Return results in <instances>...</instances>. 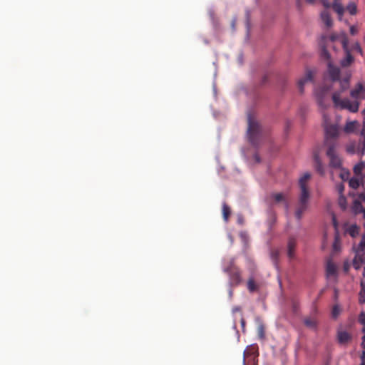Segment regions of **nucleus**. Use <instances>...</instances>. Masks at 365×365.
Instances as JSON below:
<instances>
[{
    "mask_svg": "<svg viewBox=\"0 0 365 365\" xmlns=\"http://www.w3.org/2000/svg\"><path fill=\"white\" fill-rule=\"evenodd\" d=\"M359 322L363 324L362 331L365 333V312H361L359 316Z\"/></svg>",
    "mask_w": 365,
    "mask_h": 365,
    "instance_id": "nucleus-38",
    "label": "nucleus"
},
{
    "mask_svg": "<svg viewBox=\"0 0 365 365\" xmlns=\"http://www.w3.org/2000/svg\"><path fill=\"white\" fill-rule=\"evenodd\" d=\"M307 205H308V202L302 203V202H299L297 208L304 212L307 210Z\"/></svg>",
    "mask_w": 365,
    "mask_h": 365,
    "instance_id": "nucleus-42",
    "label": "nucleus"
},
{
    "mask_svg": "<svg viewBox=\"0 0 365 365\" xmlns=\"http://www.w3.org/2000/svg\"><path fill=\"white\" fill-rule=\"evenodd\" d=\"M246 353H247V351L245 350L244 353H243L242 365H246V359H245Z\"/></svg>",
    "mask_w": 365,
    "mask_h": 365,
    "instance_id": "nucleus-56",
    "label": "nucleus"
},
{
    "mask_svg": "<svg viewBox=\"0 0 365 365\" xmlns=\"http://www.w3.org/2000/svg\"><path fill=\"white\" fill-rule=\"evenodd\" d=\"M222 214H223V218H224L225 221L227 222L228 220V217L230 214V208L226 204V202H223V204H222Z\"/></svg>",
    "mask_w": 365,
    "mask_h": 365,
    "instance_id": "nucleus-29",
    "label": "nucleus"
},
{
    "mask_svg": "<svg viewBox=\"0 0 365 365\" xmlns=\"http://www.w3.org/2000/svg\"><path fill=\"white\" fill-rule=\"evenodd\" d=\"M365 168V163L361 162L356 164L354 168V172L356 175H363L364 169Z\"/></svg>",
    "mask_w": 365,
    "mask_h": 365,
    "instance_id": "nucleus-25",
    "label": "nucleus"
},
{
    "mask_svg": "<svg viewBox=\"0 0 365 365\" xmlns=\"http://www.w3.org/2000/svg\"><path fill=\"white\" fill-rule=\"evenodd\" d=\"M300 188V195L299 197V202H309V200L310 197V193L309 191V189L307 187V185H303L302 184V186H299Z\"/></svg>",
    "mask_w": 365,
    "mask_h": 365,
    "instance_id": "nucleus-11",
    "label": "nucleus"
},
{
    "mask_svg": "<svg viewBox=\"0 0 365 365\" xmlns=\"http://www.w3.org/2000/svg\"><path fill=\"white\" fill-rule=\"evenodd\" d=\"M349 175V173H341V178L344 180H347Z\"/></svg>",
    "mask_w": 365,
    "mask_h": 365,
    "instance_id": "nucleus-50",
    "label": "nucleus"
},
{
    "mask_svg": "<svg viewBox=\"0 0 365 365\" xmlns=\"http://www.w3.org/2000/svg\"><path fill=\"white\" fill-rule=\"evenodd\" d=\"M241 326L242 327V329H245V321L243 318L241 319Z\"/></svg>",
    "mask_w": 365,
    "mask_h": 365,
    "instance_id": "nucleus-60",
    "label": "nucleus"
},
{
    "mask_svg": "<svg viewBox=\"0 0 365 365\" xmlns=\"http://www.w3.org/2000/svg\"><path fill=\"white\" fill-rule=\"evenodd\" d=\"M326 272H327V275L328 277L336 276V265L330 261L328 262L327 264Z\"/></svg>",
    "mask_w": 365,
    "mask_h": 365,
    "instance_id": "nucleus-22",
    "label": "nucleus"
},
{
    "mask_svg": "<svg viewBox=\"0 0 365 365\" xmlns=\"http://www.w3.org/2000/svg\"><path fill=\"white\" fill-rule=\"evenodd\" d=\"M361 363L360 365H365V350L362 351L361 355Z\"/></svg>",
    "mask_w": 365,
    "mask_h": 365,
    "instance_id": "nucleus-48",
    "label": "nucleus"
},
{
    "mask_svg": "<svg viewBox=\"0 0 365 365\" xmlns=\"http://www.w3.org/2000/svg\"><path fill=\"white\" fill-rule=\"evenodd\" d=\"M277 257H278V252L276 251V252H272V258L274 260L277 259Z\"/></svg>",
    "mask_w": 365,
    "mask_h": 365,
    "instance_id": "nucleus-51",
    "label": "nucleus"
},
{
    "mask_svg": "<svg viewBox=\"0 0 365 365\" xmlns=\"http://www.w3.org/2000/svg\"><path fill=\"white\" fill-rule=\"evenodd\" d=\"M361 289H365V280L362 279L360 283Z\"/></svg>",
    "mask_w": 365,
    "mask_h": 365,
    "instance_id": "nucleus-57",
    "label": "nucleus"
},
{
    "mask_svg": "<svg viewBox=\"0 0 365 365\" xmlns=\"http://www.w3.org/2000/svg\"><path fill=\"white\" fill-rule=\"evenodd\" d=\"M341 69L334 66L331 61L327 63V70L326 72L327 77L332 82H336L340 80Z\"/></svg>",
    "mask_w": 365,
    "mask_h": 365,
    "instance_id": "nucleus-6",
    "label": "nucleus"
},
{
    "mask_svg": "<svg viewBox=\"0 0 365 365\" xmlns=\"http://www.w3.org/2000/svg\"><path fill=\"white\" fill-rule=\"evenodd\" d=\"M333 224L335 227V235H334V241L333 242V249L335 251H338L339 250V234L337 229V222L334 217H333Z\"/></svg>",
    "mask_w": 365,
    "mask_h": 365,
    "instance_id": "nucleus-14",
    "label": "nucleus"
},
{
    "mask_svg": "<svg viewBox=\"0 0 365 365\" xmlns=\"http://www.w3.org/2000/svg\"><path fill=\"white\" fill-rule=\"evenodd\" d=\"M338 204L342 210H345L346 209V198L344 195H339L338 199Z\"/></svg>",
    "mask_w": 365,
    "mask_h": 365,
    "instance_id": "nucleus-30",
    "label": "nucleus"
},
{
    "mask_svg": "<svg viewBox=\"0 0 365 365\" xmlns=\"http://www.w3.org/2000/svg\"><path fill=\"white\" fill-rule=\"evenodd\" d=\"M359 302L360 304L365 303V289H361L359 294Z\"/></svg>",
    "mask_w": 365,
    "mask_h": 365,
    "instance_id": "nucleus-40",
    "label": "nucleus"
},
{
    "mask_svg": "<svg viewBox=\"0 0 365 365\" xmlns=\"http://www.w3.org/2000/svg\"><path fill=\"white\" fill-rule=\"evenodd\" d=\"M360 184V180L356 178H351L349 181V185L353 189H357Z\"/></svg>",
    "mask_w": 365,
    "mask_h": 365,
    "instance_id": "nucleus-31",
    "label": "nucleus"
},
{
    "mask_svg": "<svg viewBox=\"0 0 365 365\" xmlns=\"http://www.w3.org/2000/svg\"><path fill=\"white\" fill-rule=\"evenodd\" d=\"M267 81V76H264L263 78H262V84L266 83Z\"/></svg>",
    "mask_w": 365,
    "mask_h": 365,
    "instance_id": "nucleus-59",
    "label": "nucleus"
},
{
    "mask_svg": "<svg viewBox=\"0 0 365 365\" xmlns=\"http://www.w3.org/2000/svg\"><path fill=\"white\" fill-rule=\"evenodd\" d=\"M222 270L229 277V287H235L242 282L240 271L235 265V259L233 258L230 260L227 265H223Z\"/></svg>",
    "mask_w": 365,
    "mask_h": 365,
    "instance_id": "nucleus-2",
    "label": "nucleus"
},
{
    "mask_svg": "<svg viewBox=\"0 0 365 365\" xmlns=\"http://www.w3.org/2000/svg\"><path fill=\"white\" fill-rule=\"evenodd\" d=\"M351 335L346 331H339L337 334V339L339 344H344L351 339Z\"/></svg>",
    "mask_w": 365,
    "mask_h": 365,
    "instance_id": "nucleus-18",
    "label": "nucleus"
},
{
    "mask_svg": "<svg viewBox=\"0 0 365 365\" xmlns=\"http://www.w3.org/2000/svg\"><path fill=\"white\" fill-rule=\"evenodd\" d=\"M313 79V74L311 71H307L306 76L299 79L298 81V88L301 93L304 92V86L308 81H312Z\"/></svg>",
    "mask_w": 365,
    "mask_h": 365,
    "instance_id": "nucleus-12",
    "label": "nucleus"
},
{
    "mask_svg": "<svg viewBox=\"0 0 365 365\" xmlns=\"http://www.w3.org/2000/svg\"><path fill=\"white\" fill-rule=\"evenodd\" d=\"M360 126V124L358 121L354 120V121H349L347 122L345 127L344 130L347 133H354L355 130H357V128Z\"/></svg>",
    "mask_w": 365,
    "mask_h": 365,
    "instance_id": "nucleus-17",
    "label": "nucleus"
},
{
    "mask_svg": "<svg viewBox=\"0 0 365 365\" xmlns=\"http://www.w3.org/2000/svg\"><path fill=\"white\" fill-rule=\"evenodd\" d=\"M343 14H338V19L339 21H342Z\"/></svg>",
    "mask_w": 365,
    "mask_h": 365,
    "instance_id": "nucleus-63",
    "label": "nucleus"
},
{
    "mask_svg": "<svg viewBox=\"0 0 365 365\" xmlns=\"http://www.w3.org/2000/svg\"><path fill=\"white\" fill-rule=\"evenodd\" d=\"M237 222L239 224L242 225L243 224V217L242 215H239L237 218Z\"/></svg>",
    "mask_w": 365,
    "mask_h": 365,
    "instance_id": "nucleus-53",
    "label": "nucleus"
},
{
    "mask_svg": "<svg viewBox=\"0 0 365 365\" xmlns=\"http://www.w3.org/2000/svg\"><path fill=\"white\" fill-rule=\"evenodd\" d=\"M229 290H228V294H229V297L230 299H232V296H233V291H232V287H229Z\"/></svg>",
    "mask_w": 365,
    "mask_h": 365,
    "instance_id": "nucleus-52",
    "label": "nucleus"
},
{
    "mask_svg": "<svg viewBox=\"0 0 365 365\" xmlns=\"http://www.w3.org/2000/svg\"><path fill=\"white\" fill-rule=\"evenodd\" d=\"M254 158H255V160L257 162V163H259L260 162V157L257 155V154H255L254 155Z\"/></svg>",
    "mask_w": 365,
    "mask_h": 365,
    "instance_id": "nucleus-58",
    "label": "nucleus"
},
{
    "mask_svg": "<svg viewBox=\"0 0 365 365\" xmlns=\"http://www.w3.org/2000/svg\"><path fill=\"white\" fill-rule=\"evenodd\" d=\"M350 96L352 98L357 100L365 97V88L361 83H358L355 88L350 91Z\"/></svg>",
    "mask_w": 365,
    "mask_h": 365,
    "instance_id": "nucleus-9",
    "label": "nucleus"
},
{
    "mask_svg": "<svg viewBox=\"0 0 365 365\" xmlns=\"http://www.w3.org/2000/svg\"><path fill=\"white\" fill-rule=\"evenodd\" d=\"M353 49L354 51H356L357 53H359V54H361V55L363 54L362 48H361V46H360V44L359 43H356L353 46Z\"/></svg>",
    "mask_w": 365,
    "mask_h": 365,
    "instance_id": "nucleus-41",
    "label": "nucleus"
},
{
    "mask_svg": "<svg viewBox=\"0 0 365 365\" xmlns=\"http://www.w3.org/2000/svg\"><path fill=\"white\" fill-rule=\"evenodd\" d=\"M247 123L248 140L255 148H258L262 136V126L250 113L247 115Z\"/></svg>",
    "mask_w": 365,
    "mask_h": 365,
    "instance_id": "nucleus-1",
    "label": "nucleus"
},
{
    "mask_svg": "<svg viewBox=\"0 0 365 365\" xmlns=\"http://www.w3.org/2000/svg\"><path fill=\"white\" fill-rule=\"evenodd\" d=\"M349 79H350V76H346L345 78H344L343 79H340L339 81L340 83V88H341V91H339L340 93L341 92H344L346 90H347L349 87Z\"/></svg>",
    "mask_w": 365,
    "mask_h": 365,
    "instance_id": "nucleus-23",
    "label": "nucleus"
},
{
    "mask_svg": "<svg viewBox=\"0 0 365 365\" xmlns=\"http://www.w3.org/2000/svg\"><path fill=\"white\" fill-rule=\"evenodd\" d=\"M327 90H322L319 93H316V96H317V101H318V103L321 106H323V98H324V93L327 91Z\"/></svg>",
    "mask_w": 365,
    "mask_h": 365,
    "instance_id": "nucleus-37",
    "label": "nucleus"
},
{
    "mask_svg": "<svg viewBox=\"0 0 365 365\" xmlns=\"http://www.w3.org/2000/svg\"><path fill=\"white\" fill-rule=\"evenodd\" d=\"M240 309H241L240 307L236 306V307H233L232 312L235 313L237 312H240Z\"/></svg>",
    "mask_w": 365,
    "mask_h": 365,
    "instance_id": "nucleus-54",
    "label": "nucleus"
},
{
    "mask_svg": "<svg viewBox=\"0 0 365 365\" xmlns=\"http://www.w3.org/2000/svg\"><path fill=\"white\" fill-rule=\"evenodd\" d=\"M245 19H246L245 24H246V27H247V35L249 36L250 26H251V23H250V12L249 10H246Z\"/></svg>",
    "mask_w": 365,
    "mask_h": 365,
    "instance_id": "nucleus-33",
    "label": "nucleus"
},
{
    "mask_svg": "<svg viewBox=\"0 0 365 365\" xmlns=\"http://www.w3.org/2000/svg\"><path fill=\"white\" fill-rule=\"evenodd\" d=\"M269 200H270V204L272 205H275L277 203H279V202L283 203L286 211H288L289 205V202H288V200H287L286 196L282 192L272 193L269 196Z\"/></svg>",
    "mask_w": 365,
    "mask_h": 365,
    "instance_id": "nucleus-7",
    "label": "nucleus"
},
{
    "mask_svg": "<svg viewBox=\"0 0 365 365\" xmlns=\"http://www.w3.org/2000/svg\"><path fill=\"white\" fill-rule=\"evenodd\" d=\"M339 134V129L336 125H327L325 128V137H326V143L328 144V146L331 143H334L331 142L330 140L335 139L337 138Z\"/></svg>",
    "mask_w": 365,
    "mask_h": 365,
    "instance_id": "nucleus-8",
    "label": "nucleus"
},
{
    "mask_svg": "<svg viewBox=\"0 0 365 365\" xmlns=\"http://www.w3.org/2000/svg\"><path fill=\"white\" fill-rule=\"evenodd\" d=\"M361 135L364 137L363 142L359 145V150L361 155H365V119L361 129Z\"/></svg>",
    "mask_w": 365,
    "mask_h": 365,
    "instance_id": "nucleus-24",
    "label": "nucleus"
},
{
    "mask_svg": "<svg viewBox=\"0 0 365 365\" xmlns=\"http://www.w3.org/2000/svg\"><path fill=\"white\" fill-rule=\"evenodd\" d=\"M364 250H365V236H364L361 238V242L359 244V247H358L357 252H360L361 253L364 251Z\"/></svg>",
    "mask_w": 365,
    "mask_h": 365,
    "instance_id": "nucleus-39",
    "label": "nucleus"
},
{
    "mask_svg": "<svg viewBox=\"0 0 365 365\" xmlns=\"http://www.w3.org/2000/svg\"><path fill=\"white\" fill-rule=\"evenodd\" d=\"M208 13H209V15L211 18V19H214V16H215V11L212 8H210L208 11Z\"/></svg>",
    "mask_w": 365,
    "mask_h": 365,
    "instance_id": "nucleus-49",
    "label": "nucleus"
},
{
    "mask_svg": "<svg viewBox=\"0 0 365 365\" xmlns=\"http://www.w3.org/2000/svg\"><path fill=\"white\" fill-rule=\"evenodd\" d=\"M360 252H357L354 259H353V267L355 269H359L363 264L362 263H360Z\"/></svg>",
    "mask_w": 365,
    "mask_h": 365,
    "instance_id": "nucleus-27",
    "label": "nucleus"
},
{
    "mask_svg": "<svg viewBox=\"0 0 365 365\" xmlns=\"http://www.w3.org/2000/svg\"><path fill=\"white\" fill-rule=\"evenodd\" d=\"M309 4H312L314 2L315 0H305Z\"/></svg>",
    "mask_w": 365,
    "mask_h": 365,
    "instance_id": "nucleus-64",
    "label": "nucleus"
},
{
    "mask_svg": "<svg viewBox=\"0 0 365 365\" xmlns=\"http://www.w3.org/2000/svg\"><path fill=\"white\" fill-rule=\"evenodd\" d=\"M297 6L299 9H301V1L300 0H296Z\"/></svg>",
    "mask_w": 365,
    "mask_h": 365,
    "instance_id": "nucleus-61",
    "label": "nucleus"
},
{
    "mask_svg": "<svg viewBox=\"0 0 365 365\" xmlns=\"http://www.w3.org/2000/svg\"><path fill=\"white\" fill-rule=\"evenodd\" d=\"M361 346H363V348L365 349V335L363 336L362 338V343H361Z\"/></svg>",
    "mask_w": 365,
    "mask_h": 365,
    "instance_id": "nucleus-62",
    "label": "nucleus"
},
{
    "mask_svg": "<svg viewBox=\"0 0 365 365\" xmlns=\"http://www.w3.org/2000/svg\"><path fill=\"white\" fill-rule=\"evenodd\" d=\"M322 4L326 9H328L331 6L329 0H322Z\"/></svg>",
    "mask_w": 365,
    "mask_h": 365,
    "instance_id": "nucleus-46",
    "label": "nucleus"
},
{
    "mask_svg": "<svg viewBox=\"0 0 365 365\" xmlns=\"http://www.w3.org/2000/svg\"><path fill=\"white\" fill-rule=\"evenodd\" d=\"M344 48L346 52V56L340 61V65L345 68L349 66L353 63L354 57L351 54L350 51L348 49L346 43H344Z\"/></svg>",
    "mask_w": 365,
    "mask_h": 365,
    "instance_id": "nucleus-10",
    "label": "nucleus"
},
{
    "mask_svg": "<svg viewBox=\"0 0 365 365\" xmlns=\"http://www.w3.org/2000/svg\"><path fill=\"white\" fill-rule=\"evenodd\" d=\"M340 308L338 305H334L331 310V316L334 319H336L340 314Z\"/></svg>",
    "mask_w": 365,
    "mask_h": 365,
    "instance_id": "nucleus-36",
    "label": "nucleus"
},
{
    "mask_svg": "<svg viewBox=\"0 0 365 365\" xmlns=\"http://www.w3.org/2000/svg\"><path fill=\"white\" fill-rule=\"evenodd\" d=\"M360 263H362L363 264H364V267H365V254L364 252H360Z\"/></svg>",
    "mask_w": 365,
    "mask_h": 365,
    "instance_id": "nucleus-47",
    "label": "nucleus"
},
{
    "mask_svg": "<svg viewBox=\"0 0 365 365\" xmlns=\"http://www.w3.org/2000/svg\"><path fill=\"white\" fill-rule=\"evenodd\" d=\"M320 17L323 23L327 28H330L333 25L332 19L330 14L327 10H324L321 12Z\"/></svg>",
    "mask_w": 365,
    "mask_h": 365,
    "instance_id": "nucleus-13",
    "label": "nucleus"
},
{
    "mask_svg": "<svg viewBox=\"0 0 365 365\" xmlns=\"http://www.w3.org/2000/svg\"><path fill=\"white\" fill-rule=\"evenodd\" d=\"M314 167L316 170L320 174L323 175L324 173V169L321 161V159L318 154H314Z\"/></svg>",
    "mask_w": 365,
    "mask_h": 365,
    "instance_id": "nucleus-20",
    "label": "nucleus"
},
{
    "mask_svg": "<svg viewBox=\"0 0 365 365\" xmlns=\"http://www.w3.org/2000/svg\"><path fill=\"white\" fill-rule=\"evenodd\" d=\"M344 232L351 237H356L359 234V227L356 224H353L347 227Z\"/></svg>",
    "mask_w": 365,
    "mask_h": 365,
    "instance_id": "nucleus-19",
    "label": "nucleus"
},
{
    "mask_svg": "<svg viewBox=\"0 0 365 365\" xmlns=\"http://www.w3.org/2000/svg\"><path fill=\"white\" fill-rule=\"evenodd\" d=\"M346 9L351 15H355L357 12V6L354 2H350L346 6Z\"/></svg>",
    "mask_w": 365,
    "mask_h": 365,
    "instance_id": "nucleus-32",
    "label": "nucleus"
},
{
    "mask_svg": "<svg viewBox=\"0 0 365 365\" xmlns=\"http://www.w3.org/2000/svg\"><path fill=\"white\" fill-rule=\"evenodd\" d=\"M303 212L299 210L298 208L296 209L295 211V217L298 220H300L302 217Z\"/></svg>",
    "mask_w": 365,
    "mask_h": 365,
    "instance_id": "nucleus-44",
    "label": "nucleus"
},
{
    "mask_svg": "<svg viewBox=\"0 0 365 365\" xmlns=\"http://www.w3.org/2000/svg\"><path fill=\"white\" fill-rule=\"evenodd\" d=\"M336 190L339 194V195H343L344 190V185L343 183H339L336 185Z\"/></svg>",
    "mask_w": 365,
    "mask_h": 365,
    "instance_id": "nucleus-43",
    "label": "nucleus"
},
{
    "mask_svg": "<svg viewBox=\"0 0 365 365\" xmlns=\"http://www.w3.org/2000/svg\"><path fill=\"white\" fill-rule=\"evenodd\" d=\"M304 324L307 327H308L309 329H317L318 323H317V319L314 318L305 317L304 319Z\"/></svg>",
    "mask_w": 365,
    "mask_h": 365,
    "instance_id": "nucleus-21",
    "label": "nucleus"
},
{
    "mask_svg": "<svg viewBox=\"0 0 365 365\" xmlns=\"http://www.w3.org/2000/svg\"><path fill=\"white\" fill-rule=\"evenodd\" d=\"M311 178V175L309 173H306L299 180V186L307 185L306 182Z\"/></svg>",
    "mask_w": 365,
    "mask_h": 365,
    "instance_id": "nucleus-34",
    "label": "nucleus"
},
{
    "mask_svg": "<svg viewBox=\"0 0 365 365\" xmlns=\"http://www.w3.org/2000/svg\"><path fill=\"white\" fill-rule=\"evenodd\" d=\"M352 212L355 215L363 214V217L365 219V195L360 194L359 199L354 201L352 207Z\"/></svg>",
    "mask_w": 365,
    "mask_h": 365,
    "instance_id": "nucleus-5",
    "label": "nucleus"
},
{
    "mask_svg": "<svg viewBox=\"0 0 365 365\" xmlns=\"http://www.w3.org/2000/svg\"><path fill=\"white\" fill-rule=\"evenodd\" d=\"M255 322L258 324V327H257L258 336L260 339L263 340L265 339V331H264V324L262 323L261 319L259 317L255 318Z\"/></svg>",
    "mask_w": 365,
    "mask_h": 365,
    "instance_id": "nucleus-16",
    "label": "nucleus"
},
{
    "mask_svg": "<svg viewBox=\"0 0 365 365\" xmlns=\"http://www.w3.org/2000/svg\"><path fill=\"white\" fill-rule=\"evenodd\" d=\"M296 241L294 238H289L287 244V256L289 259L294 257Z\"/></svg>",
    "mask_w": 365,
    "mask_h": 365,
    "instance_id": "nucleus-15",
    "label": "nucleus"
},
{
    "mask_svg": "<svg viewBox=\"0 0 365 365\" xmlns=\"http://www.w3.org/2000/svg\"><path fill=\"white\" fill-rule=\"evenodd\" d=\"M236 21H237V19L236 18H234L232 21V28L233 30L235 29V24H236Z\"/></svg>",
    "mask_w": 365,
    "mask_h": 365,
    "instance_id": "nucleus-55",
    "label": "nucleus"
},
{
    "mask_svg": "<svg viewBox=\"0 0 365 365\" xmlns=\"http://www.w3.org/2000/svg\"><path fill=\"white\" fill-rule=\"evenodd\" d=\"M336 143L329 144L327 150V155L330 160V166L335 168H339L341 166V160L336 153Z\"/></svg>",
    "mask_w": 365,
    "mask_h": 365,
    "instance_id": "nucleus-4",
    "label": "nucleus"
},
{
    "mask_svg": "<svg viewBox=\"0 0 365 365\" xmlns=\"http://www.w3.org/2000/svg\"><path fill=\"white\" fill-rule=\"evenodd\" d=\"M358 32V29L355 26H350V34L351 35H356Z\"/></svg>",
    "mask_w": 365,
    "mask_h": 365,
    "instance_id": "nucleus-45",
    "label": "nucleus"
},
{
    "mask_svg": "<svg viewBox=\"0 0 365 365\" xmlns=\"http://www.w3.org/2000/svg\"><path fill=\"white\" fill-rule=\"evenodd\" d=\"M332 9L337 14H344V9L341 3L339 2H333Z\"/></svg>",
    "mask_w": 365,
    "mask_h": 365,
    "instance_id": "nucleus-26",
    "label": "nucleus"
},
{
    "mask_svg": "<svg viewBox=\"0 0 365 365\" xmlns=\"http://www.w3.org/2000/svg\"><path fill=\"white\" fill-rule=\"evenodd\" d=\"M247 289L250 292H254L257 289V287L252 277L247 281Z\"/></svg>",
    "mask_w": 365,
    "mask_h": 365,
    "instance_id": "nucleus-28",
    "label": "nucleus"
},
{
    "mask_svg": "<svg viewBox=\"0 0 365 365\" xmlns=\"http://www.w3.org/2000/svg\"><path fill=\"white\" fill-rule=\"evenodd\" d=\"M321 56H322V58L327 59V60L330 59V57H331L330 54L324 46H322Z\"/></svg>",
    "mask_w": 365,
    "mask_h": 365,
    "instance_id": "nucleus-35",
    "label": "nucleus"
},
{
    "mask_svg": "<svg viewBox=\"0 0 365 365\" xmlns=\"http://www.w3.org/2000/svg\"><path fill=\"white\" fill-rule=\"evenodd\" d=\"M332 101L336 108L347 109L351 113H356L359 110V103L357 101L351 102L348 98L341 99L340 92H334L332 94Z\"/></svg>",
    "mask_w": 365,
    "mask_h": 365,
    "instance_id": "nucleus-3",
    "label": "nucleus"
}]
</instances>
